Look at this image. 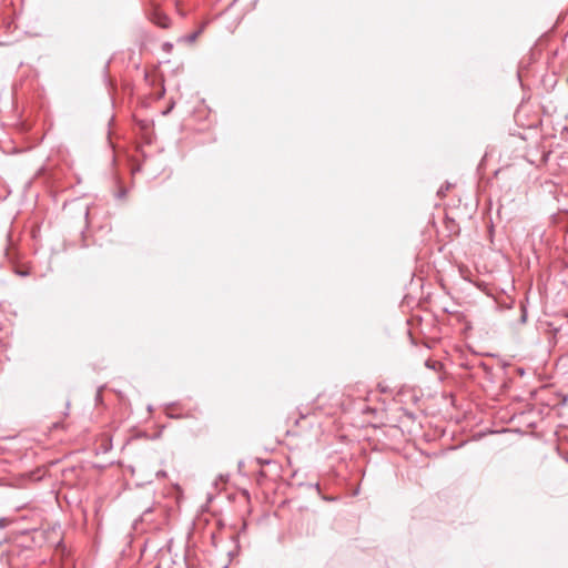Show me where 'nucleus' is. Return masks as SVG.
Returning a JSON list of instances; mask_svg holds the SVG:
<instances>
[{
	"label": "nucleus",
	"mask_w": 568,
	"mask_h": 568,
	"mask_svg": "<svg viewBox=\"0 0 568 568\" xmlns=\"http://www.w3.org/2000/svg\"><path fill=\"white\" fill-rule=\"evenodd\" d=\"M162 28H166L169 26V19L168 17H163L159 22H158Z\"/></svg>",
	"instance_id": "obj_1"
},
{
	"label": "nucleus",
	"mask_w": 568,
	"mask_h": 568,
	"mask_svg": "<svg viewBox=\"0 0 568 568\" xmlns=\"http://www.w3.org/2000/svg\"><path fill=\"white\" fill-rule=\"evenodd\" d=\"M9 525V520L4 517L0 518V529L6 528Z\"/></svg>",
	"instance_id": "obj_2"
},
{
	"label": "nucleus",
	"mask_w": 568,
	"mask_h": 568,
	"mask_svg": "<svg viewBox=\"0 0 568 568\" xmlns=\"http://www.w3.org/2000/svg\"><path fill=\"white\" fill-rule=\"evenodd\" d=\"M200 32H194L192 33L190 37H189V40L190 41H194L196 39V37L199 36Z\"/></svg>",
	"instance_id": "obj_3"
},
{
	"label": "nucleus",
	"mask_w": 568,
	"mask_h": 568,
	"mask_svg": "<svg viewBox=\"0 0 568 568\" xmlns=\"http://www.w3.org/2000/svg\"><path fill=\"white\" fill-rule=\"evenodd\" d=\"M426 366L429 367V368L435 369V364H430L429 361L426 362Z\"/></svg>",
	"instance_id": "obj_4"
}]
</instances>
